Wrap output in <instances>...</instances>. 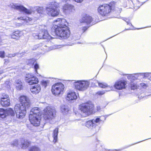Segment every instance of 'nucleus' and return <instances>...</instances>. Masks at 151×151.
I'll list each match as a JSON object with an SVG mask.
<instances>
[{
	"mask_svg": "<svg viewBox=\"0 0 151 151\" xmlns=\"http://www.w3.org/2000/svg\"><path fill=\"white\" fill-rule=\"evenodd\" d=\"M54 24L51 28L52 35H57L64 39H67L70 37V32L65 19L58 18L54 21Z\"/></svg>",
	"mask_w": 151,
	"mask_h": 151,
	"instance_id": "obj_1",
	"label": "nucleus"
},
{
	"mask_svg": "<svg viewBox=\"0 0 151 151\" xmlns=\"http://www.w3.org/2000/svg\"><path fill=\"white\" fill-rule=\"evenodd\" d=\"M19 101L21 104H16L14 109L17 117L22 119L25 116L26 109L30 106V103L29 98L24 96H20Z\"/></svg>",
	"mask_w": 151,
	"mask_h": 151,
	"instance_id": "obj_2",
	"label": "nucleus"
},
{
	"mask_svg": "<svg viewBox=\"0 0 151 151\" xmlns=\"http://www.w3.org/2000/svg\"><path fill=\"white\" fill-rule=\"evenodd\" d=\"M58 3L55 2H51L50 6L46 8L47 14L49 16L53 17L58 16L60 12V10L58 8Z\"/></svg>",
	"mask_w": 151,
	"mask_h": 151,
	"instance_id": "obj_3",
	"label": "nucleus"
},
{
	"mask_svg": "<svg viewBox=\"0 0 151 151\" xmlns=\"http://www.w3.org/2000/svg\"><path fill=\"white\" fill-rule=\"evenodd\" d=\"M93 108L94 106L91 102L82 104L79 107V109L85 116L90 114L93 109Z\"/></svg>",
	"mask_w": 151,
	"mask_h": 151,
	"instance_id": "obj_4",
	"label": "nucleus"
},
{
	"mask_svg": "<svg viewBox=\"0 0 151 151\" xmlns=\"http://www.w3.org/2000/svg\"><path fill=\"white\" fill-rule=\"evenodd\" d=\"M72 82L76 88L81 91L86 89L90 85V82L88 80H73Z\"/></svg>",
	"mask_w": 151,
	"mask_h": 151,
	"instance_id": "obj_5",
	"label": "nucleus"
},
{
	"mask_svg": "<svg viewBox=\"0 0 151 151\" xmlns=\"http://www.w3.org/2000/svg\"><path fill=\"white\" fill-rule=\"evenodd\" d=\"M44 118L45 120H52L55 117L56 111L55 109L50 106H48L44 110Z\"/></svg>",
	"mask_w": 151,
	"mask_h": 151,
	"instance_id": "obj_6",
	"label": "nucleus"
},
{
	"mask_svg": "<svg viewBox=\"0 0 151 151\" xmlns=\"http://www.w3.org/2000/svg\"><path fill=\"white\" fill-rule=\"evenodd\" d=\"M65 88L64 85L61 83H57L52 87V93L56 96H58L63 91Z\"/></svg>",
	"mask_w": 151,
	"mask_h": 151,
	"instance_id": "obj_7",
	"label": "nucleus"
},
{
	"mask_svg": "<svg viewBox=\"0 0 151 151\" xmlns=\"http://www.w3.org/2000/svg\"><path fill=\"white\" fill-rule=\"evenodd\" d=\"M33 37L35 39H47L50 40L52 37L49 35L47 30L45 29L40 31L39 33H33Z\"/></svg>",
	"mask_w": 151,
	"mask_h": 151,
	"instance_id": "obj_8",
	"label": "nucleus"
},
{
	"mask_svg": "<svg viewBox=\"0 0 151 151\" xmlns=\"http://www.w3.org/2000/svg\"><path fill=\"white\" fill-rule=\"evenodd\" d=\"M111 9V4L100 5L98 9V11L102 16H105L109 13Z\"/></svg>",
	"mask_w": 151,
	"mask_h": 151,
	"instance_id": "obj_9",
	"label": "nucleus"
},
{
	"mask_svg": "<svg viewBox=\"0 0 151 151\" xmlns=\"http://www.w3.org/2000/svg\"><path fill=\"white\" fill-rule=\"evenodd\" d=\"M85 125L88 128L94 131L95 132H98L100 127V126L96 124L95 119L87 121L85 123Z\"/></svg>",
	"mask_w": 151,
	"mask_h": 151,
	"instance_id": "obj_10",
	"label": "nucleus"
},
{
	"mask_svg": "<svg viewBox=\"0 0 151 151\" xmlns=\"http://www.w3.org/2000/svg\"><path fill=\"white\" fill-rule=\"evenodd\" d=\"M26 82L29 85L37 83L39 82L38 79L32 73H28L25 77Z\"/></svg>",
	"mask_w": 151,
	"mask_h": 151,
	"instance_id": "obj_11",
	"label": "nucleus"
},
{
	"mask_svg": "<svg viewBox=\"0 0 151 151\" xmlns=\"http://www.w3.org/2000/svg\"><path fill=\"white\" fill-rule=\"evenodd\" d=\"M10 6L12 8L22 11L27 14H31L32 12L31 8H30V9H28L22 5H17V4L12 3L10 4Z\"/></svg>",
	"mask_w": 151,
	"mask_h": 151,
	"instance_id": "obj_12",
	"label": "nucleus"
},
{
	"mask_svg": "<svg viewBox=\"0 0 151 151\" xmlns=\"http://www.w3.org/2000/svg\"><path fill=\"white\" fill-rule=\"evenodd\" d=\"M127 83L126 81L121 80L116 81L114 85L115 88L118 90H121L126 88Z\"/></svg>",
	"mask_w": 151,
	"mask_h": 151,
	"instance_id": "obj_13",
	"label": "nucleus"
},
{
	"mask_svg": "<svg viewBox=\"0 0 151 151\" xmlns=\"http://www.w3.org/2000/svg\"><path fill=\"white\" fill-rule=\"evenodd\" d=\"M29 121L32 124L35 126H38L40 124V120L41 116H33V115H29Z\"/></svg>",
	"mask_w": 151,
	"mask_h": 151,
	"instance_id": "obj_14",
	"label": "nucleus"
},
{
	"mask_svg": "<svg viewBox=\"0 0 151 151\" xmlns=\"http://www.w3.org/2000/svg\"><path fill=\"white\" fill-rule=\"evenodd\" d=\"M89 27L84 26L83 27L81 28H79L77 29V31H79L78 34H74L73 36V39L72 40L73 41L74 40H78L80 38L81 35L83 33L86 31Z\"/></svg>",
	"mask_w": 151,
	"mask_h": 151,
	"instance_id": "obj_15",
	"label": "nucleus"
},
{
	"mask_svg": "<svg viewBox=\"0 0 151 151\" xmlns=\"http://www.w3.org/2000/svg\"><path fill=\"white\" fill-rule=\"evenodd\" d=\"M63 10L65 13L68 14L74 10V7L71 4H65L63 6Z\"/></svg>",
	"mask_w": 151,
	"mask_h": 151,
	"instance_id": "obj_16",
	"label": "nucleus"
},
{
	"mask_svg": "<svg viewBox=\"0 0 151 151\" xmlns=\"http://www.w3.org/2000/svg\"><path fill=\"white\" fill-rule=\"evenodd\" d=\"M92 19L91 17L87 14H85L83 16L82 18L80 20V21L81 24L84 23L88 24L90 23Z\"/></svg>",
	"mask_w": 151,
	"mask_h": 151,
	"instance_id": "obj_17",
	"label": "nucleus"
},
{
	"mask_svg": "<svg viewBox=\"0 0 151 151\" xmlns=\"http://www.w3.org/2000/svg\"><path fill=\"white\" fill-rule=\"evenodd\" d=\"M40 112V109L37 107H35L32 109L30 112L29 115H33V116H41V114Z\"/></svg>",
	"mask_w": 151,
	"mask_h": 151,
	"instance_id": "obj_18",
	"label": "nucleus"
},
{
	"mask_svg": "<svg viewBox=\"0 0 151 151\" xmlns=\"http://www.w3.org/2000/svg\"><path fill=\"white\" fill-rule=\"evenodd\" d=\"M9 114V109H4L0 108V117L2 118H6L8 116Z\"/></svg>",
	"mask_w": 151,
	"mask_h": 151,
	"instance_id": "obj_19",
	"label": "nucleus"
},
{
	"mask_svg": "<svg viewBox=\"0 0 151 151\" xmlns=\"http://www.w3.org/2000/svg\"><path fill=\"white\" fill-rule=\"evenodd\" d=\"M67 97V100L70 101L76 100L77 97L74 91H70L68 93Z\"/></svg>",
	"mask_w": 151,
	"mask_h": 151,
	"instance_id": "obj_20",
	"label": "nucleus"
},
{
	"mask_svg": "<svg viewBox=\"0 0 151 151\" xmlns=\"http://www.w3.org/2000/svg\"><path fill=\"white\" fill-rule=\"evenodd\" d=\"M1 104L3 106L8 107L9 106V99L5 98L1 99Z\"/></svg>",
	"mask_w": 151,
	"mask_h": 151,
	"instance_id": "obj_21",
	"label": "nucleus"
},
{
	"mask_svg": "<svg viewBox=\"0 0 151 151\" xmlns=\"http://www.w3.org/2000/svg\"><path fill=\"white\" fill-rule=\"evenodd\" d=\"M16 88L18 90H21L23 89L24 83L20 80L18 79L15 81Z\"/></svg>",
	"mask_w": 151,
	"mask_h": 151,
	"instance_id": "obj_22",
	"label": "nucleus"
},
{
	"mask_svg": "<svg viewBox=\"0 0 151 151\" xmlns=\"http://www.w3.org/2000/svg\"><path fill=\"white\" fill-rule=\"evenodd\" d=\"M125 75L127 76V79L131 81L133 80H138V73L132 74H125Z\"/></svg>",
	"mask_w": 151,
	"mask_h": 151,
	"instance_id": "obj_23",
	"label": "nucleus"
},
{
	"mask_svg": "<svg viewBox=\"0 0 151 151\" xmlns=\"http://www.w3.org/2000/svg\"><path fill=\"white\" fill-rule=\"evenodd\" d=\"M58 127L56 128L53 130L52 134V137H53V142L55 143L58 140Z\"/></svg>",
	"mask_w": 151,
	"mask_h": 151,
	"instance_id": "obj_24",
	"label": "nucleus"
},
{
	"mask_svg": "<svg viewBox=\"0 0 151 151\" xmlns=\"http://www.w3.org/2000/svg\"><path fill=\"white\" fill-rule=\"evenodd\" d=\"M41 90L40 86L39 85H37L33 86L31 88L30 91L33 94H37Z\"/></svg>",
	"mask_w": 151,
	"mask_h": 151,
	"instance_id": "obj_25",
	"label": "nucleus"
},
{
	"mask_svg": "<svg viewBox=\"0 0 151 151\" xmlns=\"http://www.w3.org/2000/svg\"><path fill=\"white\" fill-rule=\"evenodd\" d=\"M30 144V142L27 140H22L21 142L20 147L23 149L28 147Z\"/></svg>",
	"mask_w": 151,
	"mask_h": 151,
	"instance_id": "obj_26",
	"label": "nucleus"
},
{
	"mask_svg": "<svg viewBox=\"0 0 151 151\" xmlns=\"http://www.w3.org/2000/svg\"><path fill=\"white\" fill-rule=\"evenodd\" d=\"M104 116H102L99 118H97L95 119L96 124L99 126V124H101L103 123L104 121L106 120V118Z\"/></svg>",
	"mask_w": 151,
	"mask_h": 151,
	"instance_id": "obj_27",
	"label": "nucleus"
},
{
	"mask_svg": "<svg viewBox=\"0 0 151 151\" xmlns=\"http://www.w3.org/2000/svg\"><path fill=\"white\" fill-rule=\"evenodd\" d=\"M47 46L45 45H43L42 43H40L39 44L35 45L32 48V50H35L37 48L41 47L40 48L42 49L45 50H47Z\"/></svg>",
	"mask_w": 151,
	"mask_h": 151,
	"instance_id": "obj_28",
	"label": "nucleus"
},
{
	"mask_svg": "<svg viewBox=\"0 0 151 151\" xmlns=\"http://www.w3.org/2000/svg\"><path fill=\"white\" fill-rule=\"evenodd\" d=\"M20 32L19 30H17L14 32L11 35V37L14 39H17L20 36Z\"/></svg>",
	"mask_w": 151,
	"mask_h": 151,
	"instance_id": "obj_29",
	"label": "nucleus"
},
{
	"mask_svg": "<svg viewBox=\"0 0 151 151\" xmlns=\"http://www.w3.org/2000/svg\"><path fill=\"white\" fill-rule=\"evenodd\" d=\"M60 110L64 114H66L68 112L69 109L67 106L63 105L60 106Z\"/></svg>",
	"mask_w": 151,
	"mask_h": 151,
	"instance_id": "obj_30",
	"label": "nucleus"
},
{
	"mask_svg": "<svg viewBox=\"0 0 151 151\" xmlns=\"http://www.w3.org/2000/svg\"><path fill=\"white\" fill-rule=\"evenodd\" d=\"M34 9L36 10L37 12L39 14H42L43 13V8L42 7H40L38 6H36L34 7Z\"/></svg>",
	"mask_w": 151,
	"mask_h": 151,
	"instance_id": "obj_31",
	"label": "nucleus"
},
{
	"mask_svg": "<svg viewBox=\"0 0 151 151\" xmlns=\"http://www.w3.org/2000/svg\"><path fill=\"white\" fill-rule=\"evenodd\" d=\"M95 151H106V150L101 145L98 144L97 146V148Z\"/></svg>",
	"mask_w": 151,
	"mask_h": 151,
	"instance_id": "obj_32",
	"label": "nucleus"
},
{
	"mask_svg": "<svg viewBox=\"0 0 151 151\" xmlns=\"http://www.w3.org/2000/svg\"><path fill=\"white\" fill-rule=\"evenodd\" d=\"M29 151H40V149L36 146H32L29 148Z\"/></svg>",
	"mask_w": 151,
	"mask_h": 151,
	"instance_id": "obj_33",
	"label": "nucleus"
},
{
	"mask_svg": "<svg viewBox=\"0 0 151 151\" xmlns=\"http://www.w3.org/2000/svg\"><path fill=\"white\" fill-rule=\"evenodd\" d=\"M35 61V60L34 59H31L27 60L26 61V63L27 65L31 66L34 64Z\"/></svg>",
	"mask_w": 151,
	"mask_h": 151,
	"instance_id": "obj_34",
	"label": "nucleus"
},
{
	"mask_svg": "<svg viewBox=\"0 0 151 151\" xmlns=\"http://www.w3.org/2000/svg\"><path fill=\"white\" fill-rule=\"evenodd\" d=\"M130 87L131 88V89L132 90H134L136 88H137V86L136 83L131 82L130 83Z\"/></svg>",
	"mask_w": 151,
	"mask_h": 151,
	"instance_id": "obj_35",
	"label": "nucleus"
},
{
	"mask_svg": "<svg viewBox=\"0 0 151 151\" xmlns=\"http://www.w3.org/2000/svg\"><path fill=\"white\" fill-rule=\"evenodd\" d=\"M98 84L100 87L102 88H104L108 87L107 84L106 83H98Z\"/></svg>",
	"mask_w": 151,
	"mask_h": 151,
	"instance_id": "obj_36",
	"label": "nucleus"
},
{
	"mask_svg": "<svg viewBox=\"0 0 151 151\" xmlns=\"http://www.w3.org/2000/svg\"><path fill=\"white\" fill-rule=\"evenodd\" d=\"M140 87L141 88L146 89L148 87V85L147 84L143 83H141L140 84Z\"/></svg>",
	"mask_w": 151,
	"mask_h": 151,
	"instance_id": "obj_37",
	"label": "nucleus"
},
{
	"mask_svg": "<svg viewBox=\"0 0 151 151\" xmlns=\"http://www.w3.org/2000/svg\"><path fill=\"white\" fill-rule=\"evenodd\" d=\"M151 74V73H143V78H149Z\"/></svg>",
	"mask_w": 151,
	"mask_h": 151,
	"instance_id": "obj_38",
	"label": "nucleus"
},
{
	"mask_svg": "<svg viewBox=\"0 0 151 151\" xmlns=\"http://www.w3.org/2000/svg\"><path fill=\"white\" fill-rule=\"evenodd\" d=\"M122 19L127 22V25H129V26L133 27L132 24L130 22V21L129 19H128L125 18H122Z\"/></svg>",
	"mask_w": 151,
	"mask_h": 151,
	"instance_id": "obj_39",
	"label": "nucleus"
},
{
	"mask_svg": "<svg viewBox=\"0 0 151 151\" xmlns=\"http://www.w3.org/2000/svg\"><path fill=\"white\" fill-rule=\"evenodd\" d=\"M48 83V81L47 80H42L41 81L42 85L44 86L45 88L47 86V84Z\"/></svg>",
	"mask_w": 151,
	"mask_h": 151,
	"instance_id": "obj_40",
	"label": "nucleus"
},
{
	"mask_svg": "<svg viewBox=\"0 0 151 151\" xmlns=\"http://www.w3.org/2000/svg\"><path fill=\"white\" fill-rule=\"evenodd\" d=\"M143 78V73H138V80H140Z\"/></svg>",
	"mask_w": 151,
	"mask_h": 151,
	"instance_id": "obj_41",
	"label": "nucleus"
},
{
	"mask_svg": "<svg viewBox=\"0 0 151 151\" xmlns=\"http://www.w3.org/2000/svg\"><path fill=\"white\" fill-rule=\"evenodd\" d=\"M62 47V45H55L53 46L52 48L53 49H56Z\"/></svg>",
	"mask_w": 151,
	"mask_h": 151,
	"instance_id": "obj_42",
	"label": "nucleus"
},
{
	"mask_svg": "<svg viewBox=\"0 0 151 151\" xmlns=\"http://www.w3.org/2000/svg\"><path fill=\"white\" fill-rule=\"evenodd\" d=\"M10 116H13L15 115V112L12 109L10 108Z\"/></svg>",
	"mask_w": 151,
	"mask_h": 151,
	"instance_id": "obj_43",
	"label": "nucleus"
},
{
	"mask_svg": "<svg viewBox=\"0 0 151 151\" xmlns=\"http://www.w3.org/2000/svg\"><path fill=\"white\" fill-rule=\"evenodd\" d=\"M105 93V91H98L97 94L99 95H102L104 94Z\"/></svg>",
	"mask_w": 151,
	"mask_h": 151,
	"instance_id": "obj_44",
	"label": "nucleus"
},
{
	"mask_svg": "<svg viewBox=\"0 0 151 151\" xmlns=\"http://www.w3.org/2000/svg\"><path fill=\"white\" fill-rule=\"evenodd\" d=\"M19 145L18 142L17 140H15L13 144H12V145L18 146Z\"/></svg>",
	"mask_w": 151,
	"mask_h": 151,
	"instance_id": "obj_45",
	"label": "nucleus"
},
{
	"mask_svg": "<svg viewBox=\"0 0 151 151\" xmlns=\"http://www.w3.org/2000/svg\"><path fill=\"white\" fill-rule=\"evenodd\" d=\"M34 68L35 70V71L36 73L37 72V70L39 68V65L38 64L36 63L34 66Z\"/></svg>",
	"mask_w": 151,
	"mask_h": 151,
	"instance_id": "obj_46",
	"label": "nucleus"
},
{
	"mask_svg": "<svg viewBox=\"0 0 151 151\" xmlns=\"http://www.w3.org/2000/svg\"><path fill=\"white\" fill-rule=\"evenodd\" d=\"M4 51L0 52V57L4 58Z\"/></svg>",
	"mask_w": 151,
	"mask_h": 151,
	"instance_id": "obj_47",
	"label": "nucleus"
},
{
	"mask_svg": "<svg viewBox=\"0 0 151 151\" xmlns=\"http://www.w3.org/2000/svg\"><path fill=\"white\" fill-rule=\"evenodd\" d=\"M17 55L18 57H21L24 55V52H21L17 54Z\"/></svg>",
	"mask_w": 151,
	"mask_h": 151,
	"instance_id": "obj_48",
	"label": "nucleus"
},
{
	"mask_svg": "<svg viewBox=\"0 0 151 151\" xmlns=\"http://www.w3.org/2000/svg\"><path fill=\"white\" fill-rule=\"evenodd\" d=\"M75 2H76L77 3H81L82 2L83 0H73Z\"/></svg>",
	"mask_w": 151,
	"mask_h": 151,
	"instance_id": "obj_49",
	"label": "nucleus"
},
{
	"mask_svg": "<svg viewBox=\"0 0 151 151\" xmlns=\"http://www.w3.org/2000/svg\"><path fill=\"white\" fill-rule=\"evenodd\" d=\"M96 109L97 111H99L101 109L100 107L99 106L96 107Z\"/></svg>",
	"mask_w": 151,
	"mask_h": 151,
	"instance_id": "obj_50",
	"label": "nucleus"
},
{
	"mask_svg": "<svg viewBox=\"0 0 151 151\" xmlns=\"http://www.w3.org/2000/svg\"><path fill=\"white\" fill-rule=\"evenodd\" d=\"M18 19H20L21 20H24L25 19L23 17H21L20 18H18Z\"/></svg>",
	"mask_w": 151,
	"mask_h": 151,
	"instance_id": "obj_51",
	"label": "nucleus"
},
{
	"mask_svg": "<svg viewBox=\"0 0 151 151\" xmlns=\"http://www.w3.org/2000/svg\"><path fill=\"white\" fill-rule=\"evenodd\" d=\"M59 151H68L67 150H65L63 149H59Z\"/></svg>",
	"mask_w": 151,
	"mask_h": 151,
	"instance_id": "obj_52",
	"label": "nucleus"
},
{
	"mask_svg": "<svg viewBox=\"0 0 151 151\" xmlns=\"http://www.w3.org/2000/svg\"><path fill=\"white\" fill-rule=\"evenodd\" d=\"M15 56V54H10V57H11V56L14 57Z\"/></svg>",
	"mask_w": 151,
	"mask_h": 151,
	"instance_id": "obj_53",
	"label": "nucleus"
},
{
	"mask_svg": "<svg viewBox=\"0 0 151 151\" xmlns=\"http://www.w3.org/2000/svg\"><path fill=\"white\" fill-rule=\"evenodd\" d=\"M143 141V140L142 141ZM141 142H142V141H141ZM140 142H137V143H134V144H132V145H130L129 146H131V145H134V144H137V143H138Z\"/></svg>",
	"mask_w": 151,
	"mask_h": 151,
	"instance_id": "obj_54",
	"label": "nucleus"
},
{
	"mask_svg": "<svg viewBox=\"0 0 151 151\" xmlns=\"http://www.w3.org/2000/svg\"><path fill=\"white\" fill-rule=\"evenodd\" d=\"M9 81H6V84L7 85H8V84H9Z\"/></svg>",
	"mask_w": 151,
	"mask_h": 151,
	"instance_id": "obj_55",
	"label": "nucleus"
},
{
	"mask_svg": "<svg viewBox=\"0 0 151 151\" xmlns=\"http://www.w3.org/2000/svg\"><path fill=\"white\" fill-rule=\"evenodd\" d=\"M109 151H117L116 150H109Z\"/></svg>",
	"mask_w": 151,
	"mask_h": 151,
	"instance_id": "obj_56",
	"label": "nucleus"
},
{
	"mask_svg": "<svg viewBox=\"0 0 151 151\" xmlns=\"http://www.w3.org/2000/svg\"><path fill=\"white\" fill-rule=\"evenodd\" d=\"M131 29H132V28H129L128 29H125V30H129Z\"/></svg>",
	"mask_w": 151,
	"mask_h": 151,
	"instance_id": "obj_57",
	"label": "nucleus"
},
{
	"mask_svg": "<svg viewBox=\"0 0 151 151\" xmlns=\"http://www.w3.org/2000/svg\"><path fill=\"white\" fill-rule=\"evenodd\" d=\"M67 0H62V1H67Z\"/></svg>",
	"mask_w": 151,
	"mask_h": 151,
	"instance_id": "obj_58",
	"label": "nucleus"
},
{
	"mask_svg": "<svg viewBox=\"0 0 151 151\" xmlns=\"http://www.w3.org/2000/svg\"><path fill=\"white\" fill-rule=\"evenodd\" d=\"M6 59L5 60V63L6 62Z\"/></svg>",
	"mask_w": 151,
	"mask_h": 151,
	"instance_id": "obj_59",
	"label": "nucleus"
},
{
	"mask_svg": "<svg viewBox=\"0 0 151 151\" xmlns=\"http://www.w3.org/2000/svg\"><path fill=\"white\" fill-rule=\"evenodd\" d=\"M68 45H72L71 44H68Z\"/></svg>",
	"mask_w": 151,
	"mask_h": 151,
	"instance_id": "obj_60",
	"label": "nucleus"
},
{
	"mask_svg": "<svg viewBox=\"0 0 151 151\" xmlns=\"http://www.w3.org/2000/svg\"><path fill=\"white\" fill-rule=\"evenodd\" d=\"M50 42H51L50 41H48V43H50Z\"/></svg>",
	"mask_w": 151,
	"mask_h": 151,
	"instance_id": "obj_61",
	"label": "nucleus"
}]
</instances>
